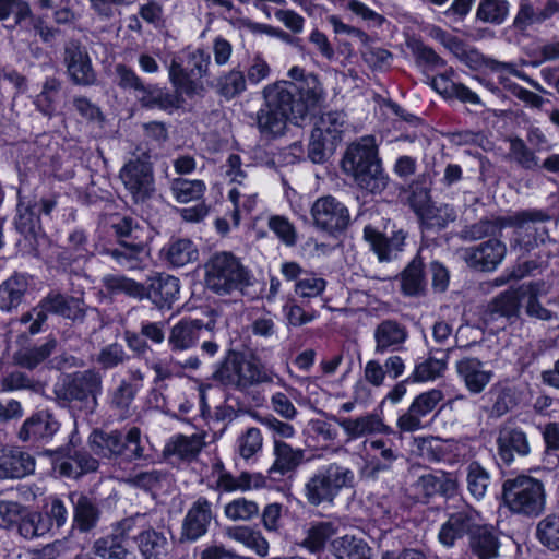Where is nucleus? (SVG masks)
Masks as SVG:
<instances>
[{"mask_svg": "<svg viewBox=\"0 0 559 559\" xmlns=\"http://www.w3.org/2000/svg\"><path fill=\"white\" fill-rule=\"evenodd\" d=\"M342 169L361 189L371 193L382 191L388 185V177L378 158L376 139L371 135L362 136L347 147L342 159Z\"/></svg>", "mask_w": 559, "mask_h": 559, "instance_id": "f257e3e1", "label": "nucleus"}, {"mask_svg": "<svg viewBox=\"0 0 559 559\" xmlns=\"http://www.w3.org/2000/svg\"><path fill=\"white\" fill-rule=\"evenodd\" d=\"M205 285L218 296L242 295L253 285L254 276L229 252L215 253L205 264Z\"/></svg>", "mask_w": 559, "mask_h": 559, "instance_id": "f03ea898", "label": "nucleus"}, {"mask_svg": "<svg viewBox=\"0 0 559 559\" xmlns=\"http://www.w3.org/2000/svg\"><path fill=\"white\" fill-rule=\"evenodd\" d=\"M292 87L289 81H278L263 88L264 103L257 112V127L263 136L283 135L287 122L294 123Z\"/></svg>", "mask_w": 559, "mask_h": 559, "instance_id": "7ed1b4c3", "label": "nucleus"}, {"mask_svg": "<svg viewBox=\"0 0 559 559\" xmlns=\"http://www.w3.org/2000/svg\"><path fill=\"white\" fill-rule=\"evenodd\" d=\"M274 377L275 373L265 366L233 350L228 352L213 373L214 380L240 392H249L253 386L272 383Z\"/></svg>", "mask_w": 559, "mask_h": 559, "instance_id": "20e7f679", "label": "nucleus"}, {"mask_svg": "<svg viewBox=\"0 0 559 559\" xmlns=\"http://www.w3.org/2000/svg\"><path fill=\"white\" fill-rule=\"evenodd\" d=\"M549 221L550 215L539 209H527L507 214V228L513 229L511 247L528 253L540 247L555 246L556 241L544 225Z\"/></svg>", "mask_w": 559, "mask_h": 559, "instance_id": "39448f33", "label": "nucleus"}, {"mask_svg": "<svg viewBox=\"0 0 559 559\" xmlns=\"http://www.w3.org/2000/svg\"><path fill=\"white\" fill-rule=\"evenodd\" d=\"M355 473L338 463L319 468L305 484L304 492L309 504H332L343 489L353 488Z\"/></svg>", "mask_w": 559, "mask_h": 559, "instance_id": "423d86ee", "label": "nucleus"}, {"mask_svg": "<svg viewBox=\"0 0 559 559\" xmlns=\"http://www.w3.org/2000/svg\"><path fill=\"white\" fill-rule=\"evenodd\" d=\"M503 499L515 513L536 515L544 510L545 491L540 480L526 475L507 479L502 486Z\"/></svg>", "mask_w": 559, "mask_h": 559, "instance_id": "0eeeda50", "label": "nucleus"}, {"mask_svg": "<svg viewBox=\"0 0 559 559\" xmlns=\"http://www.w3.org/2000/svg\"><path fill=\"white\" fill-rule=\"evenodd\" d=\"M53 392L59 402L78 403L81 408L92 412L96 405V396L102 392V377L94 370L66 376L55 384Z\"/></svg>", "mask_w": 559, "mask_h": 559, "instance_id": "6e6552de", "label": "nucleus"}, {"mask_svg": "<svg viewBox=\"0 0 559 559\" xmlns=\"http://www.w3.org/2000/svg\"><path fill=\"white\" fill-rule=\"evenodd\" d=\"M145 514H135L120 521L111 535L98 538L93 544V552L102 559H135L129 540L135 528H143Z\"/></svg>", "mask_w": 559, "mask_h": 559, "instance_id": "1a4fd4ad", "label": "nucleus"}, {"mask_svg": "<svg viewBox=\"0 0 559 559\" xmlns=\"http://www.w3.org/2000/svg\"><path fill=\"white\" fill-rule=\"evenodd\" d=\"M119 177L135 203L145 202L155 191L153 165L146 154L126 163Z\"/></svg>", "mask_w": 559, "mask_h": 559, "instance_id": "9d476101", "label": "nucleus"}, {"mask_svg": "<svg viewBox=\"0 0 559 559\" xmlns=\"http://www.w3.org/2000/svg\"><path fill=\"white\" fill-rule=\"evenodd\" d=\"M292 87V107L294 124H300L308 117L309 112L324 103L326 93L318 75L308 73L299 85Z\"/></svg>", "mask_w": 559, "mask_h": 559, "instance_id": "9b49d317", "label": "nucleus"}, {"mask_svg": "<svg viewBox=\"0 0 559 559\" xmlns=\"http://www.w3.org/2000/svg\"><path fill=\"white\" fill-rule=\"evenodd\" d=\"M310 214L314 226L331 235L345 230L350 222L348 209L332 195L317 199Z\"/></svg>", "mask_w": 559, "mask_h": 559, "instance_id": "f8f14e48", "label": "nucleus"}, {"mask_svg": "<svg viewBox=\"0 0 559 559\" xmlns=\"http://www.w3.org/2000/svg\"><path fill=\"white\" fill-rule=\"evenodd\" d=\"M215 519L213 503L199 497L188 508L180 527V542L194 543L205 536Z\"/></svg>", "mask_w": 559, "mask_h": 559, "instance_id": "ddd939ff", "label": "nucleus"}, {"mask_svg": "<svg viewBox=\"0 0 559 559\" xmlns=\"http://www.w3.org/2000/svg\"><path fill=\"white\" fill-rule=\"evenodd\" d=\"M479 522V514L469 506H463L459 510L449 513L438 532V542L447 548L455 546L457 540L472 534Z\"/></svg>", "mask_w": 559, "mask_h": 559, "instance_id": "4468645a", "label": "nucleus"}, {"mask_svg": "<svg viewBox=\"0 0 559 559\" xmlns=\"http://www.w3.org/2000/svg\"><path fill=\"white\" fill-rule=\"evenodd\" d=\"M52 467L60 476L78 478L95 472L98 468V461L86 451L68 448L53 454Z\"/></svg>", "mask_w": 559, "mask_h": 559, "instance_id": "2eb2a0df", "label": "nucleus"}, {"mask_svg": "<svg viewBox=\"0 0 559 559\" xmlns=\"http://www.w3.org/2000/svg\"><path fill=\"white\" fill-rule=\"evenodd\" d=\"M507 254L506 245L499 239H489L462 250V258L468 266L479 271H493Z\"/></svg>", "mask_w": 559, "mask_h": 559, "instance_id": "dca6fc26", "label": "nucleus"}, {"mask_svg": "<svg viewBox=\"0 0 559 559\" xmlns=\"http://www.w3.org/2000/svg\"><path fill=\"white\" fill-rule=\"evenodd\" d=\"M64 63L67 72L76 85L88 86L96 82V73L91 58L79 41L71 40L64 47Z\"/></svg>", "mask_w": 559, "mask_h": 559, "instance_id": "f3484780", "label": "nucleus"}, {"mask_svg": "<svg viewBox=\"0 0 559 559\" xmlns=\"http://www.w3.org/2000/svg\"><path fill=\"white\" fill-rule=\"evenodd\" d=\"M100 254L109 257L120 269L142 271L146 267L150 251L142 242L121 240L115 247L102 249Z\"/></svg>", "mask_w": 559, "mask_h": 559, "instance_id": "a211bd4d", "label": "nucleus"}, {"mask_svg": "<svg viewBox=\"0 0 559 559\" xmlns=\"http://www.w3.org/2000/svg\"><path fill=\"white\" fill-rule=\"evenodd\" d=\"M35 457L20 447L0 449V479H21L34 473Z\"/></svg>", "mask_w": 559, "mask_h": 559, "instance_id": "6ab92c4d", "label": "nucleus"}, {"mask_svg": "<svg viewBox=\"0 0 559 559\" xmlns=\"http://www.w3.org/2000/svg\"><path fill=\"white\" fill-rule=\"evenodd\" d=\"M180 293V282L177 277L156 273L148 276L145 285V299L151 300L157 308H171L178 300Z\"/></svg>", "mask_w": 559, "mask_h": 559, "instance_id": "aec40b11", "label": "nucleus"}, {"mask_svg": "<svg viewBox=\"0 0 559 559\" xmlns=\"http://www.w3.org/2000/svg\"><path fill=\"white\" fill-rule=\"evenodd\" d=\"M455 370L471 394L481 393L493 378V371L476 357H464L457 360Z\"/></svg>", "mask_w": 559, "mask_h": 559, "instance_id": "412c9836", "label": "nucleus"}, {"mask_svg": "<svg viewBox=\"0 0 559 559\" xmlns=\"http://www.w3.org/2000/svg\"><path fill=\"white\" fill-rule=\"evenodd\" d=\"M333 419L344 430L347 441L357 440L373 433H394L392 428L385 425L376 413H369L355 418L333 417Z\"/></svg>", "mask_w": 559, "mask_h": 559, "instance_id": "4be33fe9", "label": "nucleus"}, {"mask_svg": "<svg viewBox=\"0 0 559 559\" xmlns=\"http://www.w3.org/2000/svg\"><path fill=\"white\" fill-rule=\"evenodd\" d=\"M374 353L384 355L386 353L399 352L403 349L408 338V332L402 323L386 319L381 321L373 331Z\"/></svg>", "mask_w": 559, "mask_h": 559, "instance_id": "5701e85b", "label": "nucleus"}, {"mask_svg": "<svg viewBox=\"0 0 559 559\" xmlns=\"http://www.w3.org/2000/svg\"><path fill=\"white\" fill-rule=\"evenodd\" d=\"M497 445L498 455L507 465L514 461L515 455L525 456L531 450L525 432L511 425H504L499 429Z\"/></svg>", "mask_w": 559, "mask_h": 559, "instance_id": "b1692460", "label": "nucleus"}, {"mask_svg": "<svg viewBox=\"0 0 559 559\" xmlns=\"http://www.w3.org/2000/svg\"><path fill=\"white\" fill-rule=\"evenodd\" d=\"M204 439L205 436L203 433H193L191 436L174 435L165 443L163 455L168 460L191 462L198 457L204 448Z\"/></svg>", "mask_w": 559, "mask_h": 559, "instance_id": "393cba45", "label": "nucleus"}, {"mask_svg": "<svg viewBox=\"0 0 559 559\" xmlns=\"http://www.w3.org/2000/svg\"><path fill=\"white\" fill-rule=\"evenodd\" d=\"M273 456L274 461L267 469V475L271 479L277 480L280 477L294 472L302 463L305 451L274 438Z\"/></svg>", "mask_w": 559, "mask_h": 559, "instance_id": "a878e982", "label": "nucleus"}, {"mask_svg": "<svg viewBox=\"0 0 559 559\" xmlns=\"http://www.w3.org/2000/svg\"><path fill=\"white\" fill-rule=\"evenodd\" d=\"M16 230L22 234L25 239L36 242L43 236V227L39 218V203L37 199H26L20 197L16 217Z\"/></svg>", "mask_w": 559, "mask_h": 559, "instance_id": "bb28decb", "label": "nucleus"}, {"mask_svg": "<svg viewBox=\"0 0 559 559\" xmlns=\"http://www.w3.org/2000/svg\"><path fill=\"white\" fill-rule=\"evenodd\" d=\"M59 429V423L48 412H38L27 418L17 433L23 442L49 440Z\"/></svg>", "mask_w": 559, "mask_h": 559, "instance_id": "cd10ccee", "label": "nucleus"}, {"mask_svg": "<svg viewBox=\"0 0 559 559\" xmlns=\"http://www.w3.org/2000/svg\"><path fill=\"white\" fill-rule=\"evenodd\" d=\"M133 540L135 542L143 559H164L168 555L169 543L162 532L147 527V519L143 528H135Z\"/></svg>", "mask_w": 559, "mask_h": 559, "instance_id": "c85d7f7f", "label": "nucleus"}, {"mask_svg": "<svg viewBox=\"0 0 559 559\" xmlns=\"http://www.w3.org/2000/svg\"><path fill=\"white\" fill-rule=\"evenodd\" d=\"M364 238L376 252L380 261H391L403 251L405 234L400 230L391 238L384 237L374 227L368 225L364 228Z\"/></svg>", "mask_w": 559, "mask_h": 559, "instance_id": "c756f323", "label": "nucleus"}, {"mask_svg": "<svg viewBox=\"0 0 559 559\" xmlns=\"http://www.w3.org/2000/svg\"><path fill=\"white\" fill-rule=\"evenodd\" d=\"M461 61L473 69L486 67L495 72H508L510 74H513V75L526 81L534 88L542 90L540 85L537 82L530 79L524 72L519 71L514 63L501 62V61L495 60L492 58L481 55L476 49L467 48L465 53L463 55Z\"/></svg>", "mask_w": 559, "mask_h": 559, "instance_id": "7c9ffc66", "label": "nucleus"}, {"mask_svg": "<svg viewBox=\"0 0 559 559\" xmlns=\"http://www.w3.org/2000/svg\"><path fill=\"white\" fill-rule=\"evenodd\" d=\"M160 259L173 267H182L198 260L195 245L187 238L170 239L160 249Z\"/></svg>", "mask_w": 559, "mask_h": 559, "instance_id": "2f4dec72", "label": "nucleus"}, {"mask_svg": "<svg viewBox=\"0 0 559 559\" xmlns=\"http://www.w3.org/2000/svg\"><path fill=\"white\" fill-rule=\"evenodd\" d=\"M31 278L25 274H13L0 284V309L11 312L23 302Z\"/></svg>", "mask_w": 559, "mask_h": 559, "instance_id": "473e14b6", "label": "nucleus"}, {"mask_svg": "<svg viewBox=\"0 0 559 559\" xmlns=\"http://www.w3.org/2000/svg\"><path fill=\"white\" fill-rule=\"evenodd\" d=\"M203 329L201 320L181 319L169 333L168 344L173 350H186L193 347Z\"/></svg>", "mask_w": 559, "mask_h": 559, "instance_id": "72a5a7b5", "label": "nucleus"}, {"mask_svg": "<svg viewBox=\"0 0 559 559\" xmlns=\"http://www.w3.org/2000/svg\"><path fill=\"white\" fill-rule=\"evenodd\" d=\"M469 547L478 559H495L499 555L500 543L491 527L477 523L469 537Z\"/></svg>", "mask_w": 559, "mask_h": 559, "instance_id": "f704fd0d", "label": "nucleus"}, {"mask_svg": "<svg viewBox=\"0 0 559 559\" xmlns=\"http://www.w3.org/2000/svg\"><path fill=\"white\" fill-rule=\"evenodd\" d=\"M413 210L419 217L421 224L427 228H444L457 217L455 209L449 204H442L440 206L421 205L414 199Z\"/></svg>", "mask_w": 559, "mask_h": 559, "instance_id": "c9c22d12", "label": "nucleus"}, {"mask_svg": "<svg viewBox=\"0 0 559 559\" xmlns=\"http://www.w3.org/2000/svg\"><path fill=\"white\" fill-rule=\"evenodd\" d=\"M73 504V526L80 532H90L93 530L99 520L100 511L96 503L84 495H79L74 500V495H71Z\"/></svg>", "mask_w": 559, "mask_h": 559, "instance_id": "e433bc0d", "label": "nucleus"}, {"mask_svg": "<svg viewBox=\"0 0 559 559\" xmlns=\"http://www.w3.org/2000/svg\"><path fill=\"white\" fill-rule=\"evenodd\" d=\"M140 98L142 106L147 108H159L162 110L178 109L183 104V98L178 91L170 92L157 86H150L142 90Z\"/></svg>", "mask_w": 559, "mask_h": 559, "instance_id": "4c0bfd02", "label": "nucleus"}, {"mask_svg": "<svg viewBox=\"0 0 559 559\" xmlns=\"http://www.w3.org/2000/svg\"><path fill=\"white\" fill-rule=\"evenodd\" d=\"M88 443L95 454L107 459H118L121 452L122 435L119 431L95 430L90 435Z\"/></svg>", "mask_w": 559, "mask_h": 559, "instance_id": "58836bf2", "label": "nucleus"}, {"mask_svg": "<svg viewBox=\"0 0 559 559\" xmlns=\"http://www.w3.org/2000/svg\"><path fill=\"white\" fill-rule=\"evenodd\" d=\"M265 486V478L258 473L242 472L238 476L231 473L219 476V481L216 484V489L225 492L234 491H248L252 489L262 488Z\"/></svg>", "mask_w": 559, "mask_h": 559, "instance_id": "ea45409f", "label": "nucleus"}, {"mask_svg": "<svg viewBox=\"0 0 559 559\" xmlns=\"http://www.w3.org/2000/svg\"><path fill=\"white\" fill-rule=\"evenodd\" d=\"M333 554L336 559H370L371 549L361 538L344 535L333 540Z\"/></svg>", "mask_w": 559, "mask_h": 559, "instance_id": "a19ab883", "label": "nucleus"}, {"mask_svg": "<svg viewBox=\"0 0 559 559\" xmlns=\"http://www.w3.org/2000/svg\"><path fill=\"white\" fill-rule=\"evenodd\" d=\"M257 191L243 182L230 189L228 198L234 204L233 221L237 226L242 215L250 214L257 205Z\"/></svg>", "mask_w": 559, "mask_h": 559, "instance_id": "79ce46f5", "label": "nucleus"}, {"mask_svg": "<svg viewBox=\"0 0 559 559\" xmlns=\"http://www.w3.org/2000/svg\"><path fill=\"white\" fill-rule=\"evenodd\" d=\"M345 115L342 111H329L320 116L313 130L316 136L326 138L337 145L345 130Z\"/></svg>", "mask_w": 559, "mask_h": 559, "instance_id": "37998d69", "label": "nucleus"}, {"mask_svg": "<svg viewBox=\"0 0 559 559\" xmlns=\"http://www.w3.org/2000/svg\"><path fill=\"white\" fill-rule=\"evenodd\" d=\"M15 527L23 538L34 539L49 533V519L25 508Z\"/></svg>", "mask_w": 559, "mask_h": 559, "instance_id": "c03bdc74", "label": "nucleus"}, {"mask_svg": "<svg viewBox=\"0 0 559 559\" xmlns=\"http://www.w3.org/2000/svg\"><path fill=\"white\" fill-rule=\"evenodd\" d=\"M449 353L450 349L447 352H440L442 355L441 357H429L426 360L417 364L406 381L427 382L437 379L447 368V359Z\"/></svg>", "mask_w": 559, "mask_h": 559, "instance_id": "a18cd8bd", "label": "nucleus"}, {"mask_svg": "<svg viewBox=\"0 0 559 559\" xmlns=\"http://www.w3.org/2000/svg\"><path fill=\"white\" fill-rule=\"evenodd\" d=\"M521 297L518 288H510L500 293L490 302L491 314H498L509 320L518 319L521 308Z\"/></svg>", "mask_w": 559, "mask_h": 559, "instance_id": "49530a36", "label": "nucleus"}, {"mask_svg": "<svg viewBox=\"0 0 559 559\" xmlns=\"http://www.w3.org/2000/svg\"><path fill=\"white\" fill-rule=\"evenodd\" d=\"M364 444H369L371 450L378 452V454L373 456L372 461L374 472L389 471L393 466L394 462L400 457L399 448L391 440H366Z\"/></svg>", "mask_w": 559, "mask_h": 559, "instance_id": "de8ad7c7", "label": "nucleus"}, {"mask_svg": "<svg viewBox=\"0 0 559 559\" xmlns=\"http://www.w3.org/2000/svg\"><path fill=\"white\" fill-rule=\"evenodd\" d=\"M61 82L56 78H47L41 91L36 95L34 105L43 115L51 117L60 100Z\"/></svg>", "mask_w": 559, "mask_h": 559, "instance_id": "09e8293b", "label": "nucleus"}, {"mask_svg": "<svg viewBox=\"0 0 559 559\" xmlns=\"http://www.w3.org/2000/svg\"><path fill=\"white\" fill-rule=\"evenodd\" d=\"M55 347L56 341L49 340L39 346L20 348L14 353L13 359L23 368L34 369L51 355Z\"/></svg>", "mask_w": 559, "mask_h": 559, "instance_id": "8fccbe9b", "label": "nucleus"}, {"mask_svg": "<svg viewBox=\"0 0 559 559\" xmlns=\"http://www.w3.org/2000/svg\"><path fill=\"white\" fill-rule=\"evenodd\" d=\"M226 536L255 551L259 556L267 555L269 543L266 539L259 532H255L248 526L229 527L226 531Z\"/></svg>", "mask_w": 559, "mask_h": 559, "instance_id": "3c124183", "label": "nucleus"}, {"mask_svg": "<svg viewBox=\"0 0 559 559\" xmlns=\"http://www.w3.org/2000/svg\"><path fill=\"white\" fill-rule=\"evenodd\" d=\"M206 190L203 180H189L185 178H174L170 180V192L179 203H188L200 200Z\"/></svg>", "mask_w": 559, "mask_h": 559, "instance_id": "603ef678", "label": "nucleus"}, {"mask_svg": "<svg viewBox=\"0 0 559 559\" xmlns=\"http://www.w3.org/2000/svg\"><path fill=\"white\" fill-rule=\"evenodd\" d=\"M150 457L151 454L145 449L141 430L138 427H132L126 436H122L120 459L126 462H133L148 460Z\"/></svg>", "mask_w": 559, "mask_h": 559, "instance_id": "864d4df0", "label": "nucleus"}, {"mask_svg": "<svg viewBox=\"0 0 559 559\" xmlns=\"http://www.w3.org/2000/svg\"><path fill=\"white\" fill-rule=\"evenodd\" d=\"M424 264L420 259H414L401 274V288L405 295L417 296L426 287L423 271Z\"/></svg>", "mask_w": 559, "mask_h": 559, "instance_id": "5fc2aeb1", "label": "nucleus"}, {"mask_svg": "<svg viewBox=\"0 0 559 559\" xmlns=\"http://www.w3.org/2000/svg\"><path fill=\"white\" fill-rule=\"evenodd\" d=\"M102 283L109 292L124 293L139 300L145 299V285L124 275L107 274L103 277Z\"/></svg>", "mask_w": 559, "mask_h": 559, "instance_id": "6e6d98bb", "label": "nucleus"}, {"mask_svg": "<svg viewBox=\"0 0 559 559\" xmlns=\"http://www.w3.org/2000/svg\"><path fill=\"white\" fill-rule=\"evenodd\" d=\"M509 12L508 0H480L476 17L484 23L500 25L507 20Z\"/></svg>", "mask_w": 559, "mask_h": 559, "instance_id": "4d7b16f0", "label": "nucleus"}, {"mask_svg": "<svg viewBox=\"0 0 559 559\" xmlns=\"http://www.w3.org/2000/svg\"><path fill=\"white\" fill-rule=\"evenodd\" d=\"M507 215L484 218L468 226L464 230L465 238L477 240L485 237H497L501 235L503 228H507Z\"/></svg>", "mask_w": 559, "mask_h": 559, "instance_id": "13d9d810", "label": "nucleus"}, {"mask_svg": "<svg viewBox=\"0 0 559 559\" xmlns=\"http://www.w3.org/2000/svg\"><path fill=\"white\" fill-rule=\"evenodd\" d=\"M466 483L468 492L480 500L490 485V475L478 462H472L466 469Z\"/></svg>", "mask_w": 559, "mask_h": 559, "instance_id": "bf43d9fd", "label": "nucleus"}, {"mask_svg": "<svg viewBox=\"0 0 559 559\" xmlns=\"http://www.w3.org/2000/svg\"><path fill=\"white\" fill-rule=\"evenodd\" d=\"M536 536L549 550H559V515L549 514L539 521Z\"/></svg>", "mask_w": 559, "mask_h": 559, "instance_id": "052dcab7", "label": "nucleus"}, {"mask_svg": "<svg viewBox=\"0 0 559 559\" xmlns=\"http://www.w3.org/2000/svg\"><path fill=\"white\" fill-rule=\"evenodd\" d=\"M139 386L138 384H132L123 380L112 392L110 404L119 412L120 417L126 418L130 415V408L139 391Z\"/></svg>", "mask_w": 559, "mask_h": 559, "instance_id": "680f3d73", "label": "nucleus"}, {"mask_svg": "<svg viewBox=\"0 0 559 559\" xmlns=\"http://www.w3.org/2000/svg\"><path fill=\"white\" fill-rule=\"evenodd\" d=\"M224 514L230 521H250L259 514V506L246 498H237L224 508Z\"/></svg>", "mask_w": 559, "mask_h": 559, "instance_id": "e2e57ef3", "label": "nucleus"}, {"mask_svg": "<svg viewBox=\"0 0 559 559\" xmlns=\"http://www.w3.org/2000/svg\"><path fill=\"white\" fill-rule=\"evenodd\" d=\"M326 288V281L313 273H305L300 280L295 283L294 292L302 299L320 297Z\"/></svg>", "mask_w": 559, "mask_h": 559, "instance_id": "0e129e2a", "label": "nucleus"}, {"mask_svg": "<svg viewBox=\"0 0 559 559\" xmlns=\"http://www.w3.org/2000/svg\"><path fill=\"white\" fill-rule=\"evenodd\" d=\"M263 445V437L261 430L255 427H250L243 431L237 439V449L239 455L249 460L259 451Z\"/></svg>", "mask_w": 559, "mask_h": 559, "instance_id": "69168bd1", "label": "nucleus"}, {"mask_svg": "<svg viewBox=\"0 0 559 559\" xmlns=\"http://www.w3.org/2000/svg\"><path fill=\"white\" fill-rule=\"evenodd\" d=\"M335 532V526L331 522L316 523L308 530L304 546L312 552L318 551Z\"/></svg>", "mask_w": 559, "mask_h": 559, "instance_id": "338daca9", "label": "nucleus"}, {"mask_svg": "<svg viewBox=\"0 0 559 559\" xmlns=\"http://www.w3.org/2000/svg\"><path fill=\"white\" fill-rule=\"evenodd\" d=\"M542 24L539 11L531 0H520L518 12L513 19L512 26L521 33L526 32L534 25Z\"/></svg>", "mask_w": 559, "mask_h": 559, "instance_id": "774afa93", "label": "nucleus"}]
</instances>
